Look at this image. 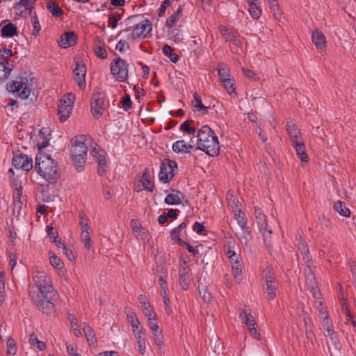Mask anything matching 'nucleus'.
Returning a JSON list of instances; mask_svg holds the SVG:
<instances>
[{"mask_svg": "<svg viewBox=\"0 0 356 356\" xmlns=\"http://www.w3.org/2000/svg\"><path fill=\"white\" fill-rule=\"evenodd\" d=\"M47 8L49 13L54 17H60L63 15V11L61 8L54 1L48 2Z\"/></svg>", "mask_w": 356, "mask_h": 356, "instance_id": "obj_35", "label": "nucleus"}, {"mask_svg": "<svg viewBox=\"0 0 356 356\" xmlns=\"http://www.w3.org/2000/svg\"><path fill=\"white\" fill-rule=\"evenodd\" d=\"M186 227V223L181 222L179 226H177V227H175L172 229V231L171 232V234H170V237L175 238V237H177V236H179V234H180L181 231L182 229H185Z\"/></svg>", "mask_w": 356, "mask_h": 356, "instance_id": "obj_55", "label": "nucleus"}, {"mask_svg": "<svg viewBox=\"0 0 356 356\" xmlns=\"http://www.w3.org/2000/svg\"><path fill=\"white\" fill-rule=\"evenodd\" d=\"M17 34V27L13 23L4 25L1 29V35L5 38H10Z\"/></svg>", "mask_w": 356, "mask_h": 356, "instance_id": "obj_31", "label": "nucleus"}, {"mask_svg": "<svg viewBox=\"0 0 356 356\" xmlns=\"http://www.w3.org/2000/svg\"><path fill=\"white\" fill-rule=\"evenodd\" d=\"M230 264L232 266V269L233 271V275L234 277L235 280L238 283H240L242 280V277H241L242 268H241V264L240 261L239 262H233V264Z\"/></svg>", "mask_w": 356, "mask_h": 356, "instance_id": "obj_39", "label": "nucleus"}, {"mask_svg": "<svg viewBox=\"0 0 356 356\" xmlns=\"http://www.w3.org/2000/svg\"><path fill=\"white\" fill-rule=\"evenodd\" d=\"M131 223L132 230L135 234L136 236H137V234L140 233L143 231V228L141 226V225L138 223L136 220H132Z\"/></svg>", "mask_w": 356, "mask_h": 356, "instance_id": "obj_59", "label": "nucleus"}, {"mask_svg": "<svg viewBox=\"0 0 356 356\" xmlns=\"http://www.w3.org/2000/svg\"><path fill=\"white\" fill-rule=\"evenodd\" d=\"M168 35L169 39L172 40L176 43L180 42L184 39L182 31L175 26L168 28Z\"/></svg>", "mask_w": 356, "mask_h": 356, "instance_id": "obj_27", "label": "nucleus"}, {"mask_svg": "<svg viewBox=\"0 0 356 356\" xmlns=\"http://www.w3.org/2000/svg\"><path fill=\"white\" fill-rule=\"evenodd\" d=\"M83 330L88 341L92 342L95 338V332L91 327L88 325H84Z\"/></svg>", "mask_w": 356, "mask_h": 356, "instance_id": "obj_49", "label": "nucleus"}, {"mask_svg": "<svg viewBox=\"0 0 356 356\" xmlns=\"http://www.w3.org/2000/svg\"><path fill=\"white\" fill-rule=\"evenodd\" d=\"M254 213L258 227L266 241L267 237L270 236L272 230L268 227L266 216L259 207H254Z\"/></svg>", "mask_w": 356, "mask_h": 356, "instance_id": "obj_13", "label": "nucleus"}, {"mask_svg": "<svg viewBox=\"0 0 356 356\" xmlns=\"http://www.w3.org/2000/svg\"><path fill=\"white\" fill-rule=\"evenodd\" d=\"M298 248L300 250L302 259L306 264L309 263L311 257L309 256V252L307 245L305 240H301L298 244Z\"/></svg>", "mask_w": 356, "mask_h": 356, "instance_id": "obj_34", "label": "nucleus"}, {"mask_svg": "<svg viewBox=\"0 0 356 356\" xmlns=\"http://www.w3.org/2000/svg\"><path fill=\"white\" fill-rule=\"evenodd\" d=\"M12 163L15 168L22 169L24 171H29L33 168V160L26 154H15L13 157Z\"/></svg>", "mask_w": 356, "mask_h": 356, "instance_id": "obj_14", "label": "nucleus"}, {"mask_svg": "<svg viewBox=\"0 0 356 356\" xmlns=\"http://www.w3.org/2000/svg\"><path fill=\"white\" fill-rule=\"evenodd\" d=\"M177 164L175 161L165 159L161 163L160 172L159 173V181L163 183L169 182L175 175Z\"/></svg>", "mask_w": 356, "mask_h": 356, "instance_id": "obj_9", "label": "nucleus"}, {"mask_svg": "<svg viewBox=\"0 0 356 356\" xmlns=\"http://www.w3.org/2000/svg\"><path fill=\"white\" fill-rule=\"evenodd\" d=\"M37 0H19L15 3L13 8L17 14L21 17H25L31 15V23L33 27L32 34L34 36L39 35L41 26L34 10V5Z\"/></svg>", "mask_w": 356, "mask_h": 356, "instance_id": "obj_4", "label": "nucleus"}, {"mask_svg": "<svg viewBox=\"0 0 356 356\" xmlns=\"http://www.w3.org/2000/svg\"><path fill=\"white\" fill-rule=\"evenodd\" d=\"M175 194H168L165 198V202L169 205L174 204H179L181 202V197L179 196V194H181V192L179 191H175Z\"/></svg>", "mask_w": 356, "mask_h": 356, "instance_id": "obj_38", "label": "nucleus"}, {"mask_svg": "<svg viewBox=\"0 0 356 356\" xmlns=\"http://www.w3.org/2000/svg\"><path fill=\"white\" fill-rule=\"evenodd\" d=\"M312 41L314 44L315 47L319 49H325L327 44V41L325 35L323 32L318 29H316L312 32Z\"/></svg>", "mask_w": 356, "mask_h": 356, "instance_id": "obj_20", "label": "nucleus"}, {"mask_svg": "<svg viewBox=\"0 0 356 356\" xmlns=\"http://www.w3.org/2000/svg\"><path fill=\"white\" fill-rule=\"evenodd\" d=\"M192 106L196 108V110L200 112L202 115H206L208 113L209 107L204 106L202 103V100L200 97L197 95V92L193 94V99L192 100Z\"/></svg>", "mask_w": 356, "mask_h": 356, "instance_id": "obj_29", "label": "nucleus"}, {"mask_svg": "<svg viewBox=\"0 0 356 356\" xmlns=\"http://www.w3.org/2000/svg\"><path fill=\"white\" fill-rule=\"evenodd\" d=\"M249 6V13L254 19H257L261 15L262 10L259 0H250L248 2Z\"/></svg>", "mask_w": 356, "mask_h": 356, "instance_id": "obj_23", "label": "nucleus"}, {"mask_svg": "<svg viewBox=\"0 0 356 356\" xmlns=\"http://www.w3.org/2000/svg\"><path fill=\"white\" fill-rule=\"evenodd\" d=\"M35 169L49 184H54L60 178L57 163L45 152H38L36 155Z\"/></svg>", "mask_w": 356, "mask_h": 356, "instance_id": "obj_1", "label": "nucleus"}, {"mask_svg": "<svg viewBox=\"0 0 356 356\" xmlns=\"http://www.w3.org/2000/svg\"><path fill=\"white\" fill-rule=\"evenodd\" d=\"M135 337L137 339V345L138 348V352L140 354L143 355L145 353L146 346H145V334L143 332V329L140 328L136 334Z\"/></svg>", "mask_w": 356, "mask_h": 356, "instance_id": "obj_28", "label": "nucleus"}, {"mask_svg": "<svg viewBox=\"0 0 356 356\" xmlns=\"http://www.w3.org/2000/svg\"><path fill=\"white\" fill-rule=\"evenodd\" d=\"M88 147L85 144V136L76 137L70 150L73 165L78 172L83 170L87 157Z\"/></svg>", "mask_w": 356, "mask_h": 356, "instance_id": "obj_5", "label": "nucleus"}, {"mask_svg": "<svg viewBox=\"0 0 356 356\" xmlns=\"http://www.w3.org/2000/svg\"><path fill=\"white\" fill-rule=\"evenodd\" d=\"M29 341L31 345L37 347L40 350H42L46 348V344L40 341L34 334L30 335Z\"/></svg>", "mask_w": 356, "mask_h": 356, "instance_id": "obj_45", "label": "nucleus"}, {"mask_svg": "<svg viewBox=\"0 0 356 356\" xmlns=\"http://www.w3.org/2000/svg\"><path fill=\"white\" fill-rule=\"evenodd\" d=\"M153 337L155 343L158 346H161L163 343V336L162 335V332L161 330H157L156 332H153Z\"/></svg>", "mask_w": 356, "mask_h": 356, "instance_id": "obj_50", "label": "nucleus"}, {"mask_svg": "<svg viewBox=\"0 0 356 356\" xmlns=\"http://www.w3.org/2000/svg\"><path fill=\"white\" fill-rule=\"evenodd\" d=\"M79 225L81 229V233L90 232V228L88 224V220L84 213H80L79 216Z\"/></svg>", "mask_w": 356, "mask_h": 356, "instance_id": "obj_44", "label": "nucleus"}, {"mask_svg": "<svg viewBox=\"0 0 356 356\" xmlns=\"http://www.w3.org/2000/svg\"><path fill=\"white\" fill-rule=\"evenodd\" d=\"M257 325L255 324L252 326H249L248 329L250 331V334L256 339L259 340L261 338L260 333L257 331Z\"/></svg>", "mask_w": 356, "mask_h": 356, "instance_id": "obj_63", "label": "nucleus"}, {"mask_svg": "<svg viewBox=\"0 0 356 356\" xmlns=\"http://www.w3.org/2000/svg\"><path fill=\"white\" fill-rule=\"evenodd\" d=\"M7 65L8 62L0 61V83L8 78L11 71V68Z\"/></svg>", "mask_w": 356, "mask_h": 356, "instance_id": "obj_36", "label": "nucleus"}, {"mask_svg": "<svg viewBox=\"0 0 356 356\" xmlns=\"http://www.w3.org/2000/svg\"><path fill=\"white\" fill-rule=\"evenodd\" d=\"M90 111L95 119H99L104 112V97L99 92L92 94L90 104Z\"/></svg>", "mask_w": 356, "mask_h": 356, "instance_id": "obj_12", "label": "nucleus"}, {"mask_svg": "<svg viewBox=\"0 0 356 356\" xmlns=\"http://www.w3.org/2000/svg\"><path fill=\"white\" fill-rule=\"evenodd\" d=\"M179 282L183 290H188L190 282V272L184 271V269L179 272Z\"/></svg>", "mask_w": 356, "mask_h": 356, "instance_id": "obj_32", "label": "nucleus"}, {"mask_svg": "<svg viewBox=\"0 0 356 356\" xmlns=\"http://www.w3.org/2000/svg\"><path fill=\"white\" fill-rule=\"evenodd\" d=\"M234 218L241 229H245L247 227V220L245 218V215L241 210H238V212L235 213Z\"/></svg>", "mask_w": 356, "mask_h": 356, "instance_id": "obj_42", "label": "nucleus"}, {"mask_svg": "<svg viewBox=\"0 0 356 356\" xmlns=\"http://www.w3.org/2000/svg\"><path fill=\"white\" fill-rule=\"evenodd\" d=\"M197 149L211 156H217L219 153L220 146L218 137L207 125L203 126L198 131Z\"/></svg>", "mask_w": 356, "mask_h": 356, "instance_id": "obj_2", "label": "nucleus"}, {"mask_svg": "<svg viewBox=\"0 0 356 356\" xmlns=\"http://www.w3.org/2000/svg\"><path fill=\"white\" fill-rule=\"evenodd\" d=\"M5 282L3 275L0 272V305L4 302Z\"/></svg>", "mask_w": 356, "mask_h": 356, "instance_id": "obj_53", "label": "nucleus"}, {"mask_svg": "<svg viewBox=\"0 0 356 356\" xmlns=\"http://www.w3.org/2000/svg\"><path fill=\"white\" fill-rule=\"evenodd\" d=\"M81 240L86 248L89 250L92 248L93 242L91 240V232L81 233Z\"/></svg>", "mask_w": 356, "mask_h": 356, "instance_id": "obj_43", "label": "nucleus"}, {"mask_svg": "<svg viewBox=\"0 0 356 356\" xmlns=\"http://www.w3.org/2000/svg\"><path fill=\"white\" fill-rule=\"evenodd\" d=\"M121 19V14L118 13H111L108 16V26L112 29H115L118 22Z\"/></svg>", "mask_w": 356, "mask_h": 356, "instance_id": "obj_47", "label": "nucleus"}, {"mask_svg": "<svg viewBox=\"0 0 356 356\" xmlns=\"http://www.w3.org/2000/svg\"><path fill=\"white\" fill-rule=\"evenodd\" d=\"M49 255L50 264L53 267L57 269H61L63 268V262L55 254L49 252Z\"/></svg>", "mask_w": 356, "mask_h": 356, "instance_id": "obj_40", "label": "nucleus"}, {"mask_svg": "<svg viewBox=\"0 0 356 356\" xmlns=\"http://www.w3.org/2000/svg\"><path fill=\"white\" fill-rule=\"evenodd\" d=\"M141 182L144 190L153 192L154 186L151 180L150 170L147 168H145L143 172Z\"/></svg>", "mask_w": 356, "mask_h": 356, "instance_id": "obj_24", "label": "nucleus"}, {"mask_svg": "<svg viewBox=\"0 0 356 356\" xmlns=\"http://www.w3.org/2000/svg\"><path fill=\"white\" fill-rule=\"evenodd\" d=\"M333 209L343 217H349L350 215L349 209L341 201L335 202L333 206Z\"/></svg>", "mask_w": 356, "mask_h": 356, "instance_id": "obj_33", "label": "nucleus"}, {"mask_svg": "<svg viewBox=\"0 0 356 356\" xmlns=\"http://www.w3.org/2000/svg\"><path fill=\"white\" fill-rule=\"evenodd\" d=\"M291 145L295 149L298 158L302 162L307 163L309 157L306 153V146L303 140L292 141Z\"/></svg>", "mask_w": 356, "mask_h": 356, "instance_id": "obj_18", "label": "nucleus"}, {"mask_svg": "<svg viewBox=\"0 0 356 356\" xmlns=\"http://www.w3.org/2000/svg\"><path fill=\"white\" fill-rule=\"evenodd\" d=\"M74 78L80 89L86 88V67L83 63H76V66L73 70Z\"/></svg>", "mask_w": 356, "mask_h": 356, "instance_id": "obj_16", "label": "nucleus"}, {"mask_svg": "<svg viewBox=\"0 0 356 356\" xmlns=\"http://www.w3.org/2000/svg\"><path fill=\"white\" fill-rule=\"evenodd\" d=\"M286 129L290 138L291 143L295 140H301L302 134L298 127L291 121L287 122L286 124Z\"/></svg>", "mask_w": 356, "mask_h": 356, "instance_id": "obj_22", "label": "nucleus"}, {"mask_svg": "<svg viewBox=\"0 0 356 356\" xmlns=\"http://www.w3.org/2000/svg\"><path fill=\"white\" fill-rule=\"evenodd\" d=\"M159 285L161 287V295H165L168 293V286L166 280L163 277V276H160L159 279Z\"/></svg>", "mask_w": 356, "mask_h": 356, "instance_id": "obj_54", "label": "nucleus"}, {"mask_svg": "<svg viewBox=\"0 0 356 356\" xmlns=\"http://www.w3.org/2000/svg\"><path fill=\"white\" fill-rule=\"evenodd\" d=\"M152 30V23L148 19L143 20L141 22L136 24V26L133 29L132 33L129 38L136 40L140 37H145L147 34Z\"/></svg>", "mask_w": 356, "mask_h": 356, "instance_id": "obj_15", "label": "nucleus"}, {"mask_svg": "<svg viewBox=\"0 0 356 356\" xmlns=\"http://www.w3.org/2000/svg\"><path fill=\"white\" fill-rule=\"evenodd\" d=\"M111 73L118 82H124L128 78V64L121 58H118L111 63Z\"/></svg>", "mask_w": 356, "mask_h": 356, "instance_id": "obj_8", "label": "nucleus"}, {"mask_svg": "<svg viewBox=\"0 0 356 356\" xmlns=\"http://www.w3.org/2000/svg\"><path fill=\"white\" fill-rule=\"evenodd\" d=\"M16 342L13 338H8L7 341V354L10 356H15L17 353Z\"/></svg>", "mask_w": 356, "mask_h": 356, "instance_id": "obj_46", "label": "nucleus"}, {"mask_svg": "<svg viewBox=\"0 0 356 356\" xmlns=\"http://www.w3.org/2000/svg\"><path fill=\"white\" fill-rule=\"evenodd\" d=\"M113 189L108 186H103L102 193L106 200H110L113 197Z\"/></svg>", "mask_w": 356, "mask_h": 356, "instance_id": "obj_60", "label": "nucleus"}, {"mask_svg": "<svg viewBox=\"0 0 356 356\" xmlns=\"http://www.w3.org/2000/svg\"><path fill=\"white\" fill-rule=\"evenodd\" d=\"M75 96L72 93H69L66 97H63L58 104V115L60 122H65L70 117Z\"/></svg>", "mask_w": 356, "mask_h": 356, "instance_id": "obj_10", "label": "nucleus"}, {"mask_svg": "<svg viewBox=\"0 0 356 356\" xmlns=\"http://www.w3.org/2000/svg\"><path fill=\"white\" fill-rule=\"evenodd\" d=\"M116 49L120 52H124L125 49H129V44L125 40H120L116 44Z\"/></svg>", "mask_w": 356, "mask_h": 356, "instance_id": "obj_62", "label": "nucleus"}, {"mask_svg": "<svg viewBox=\"0 0 356 356\" xmlns=\"http://www.w3.org/2000/svg\"><path fill=\"white\" fill-rule=\"evenodd\" d=\"M93 51L95 54L99 58L105 59L107 58V52L105 48L100 44H96L95 46L94 47Z\"/></svg>", "mask_w": 356, "mask_h": 356, "instance_id": "obj_48", "label": "nucleus"}, {"mask_svg": "<svg viewBox=\"0 0 356 356\" xmlns=\"http://www.w3.org/2000/svg\"><path fill=\"white\" fill-rule=\"evenodd\" d=\"M121 103L125 111H128L131 108V100L129 95H126L122 98Z\"/></svg>", "mask_w": 356, "mask_h": 356, "instance_id": "obj_52", "label": "nucleus"}, {"mask_svg": "<svg viewBox=\"0 0 356 356\" xmlns=\"http://www.w3.org/2000/svg\"><path fill=\"white\" fill-rule=\"evenodd\" d=\"M193 149L191 145L186 144L184 140L176 141L172 145V150L177 153H190Z\"/></svg>", "mask_w": 356, "mask_h": 356, "instance_id": "obj_25", "label": "nucleus"}, {"mask_svg": "<svg viewBox=\"0 0 356 356\" xmlns=\"http://www.w3.org/2000/svg\"><path fill=\"white\" fill-rule=\"evenodd\" d=\"M305 274L306 278V283L307 286L309 287H314V286L316 284V282L315 280L314 275L312 273V269L309 266L308 263L307 264L305 269Z\"/></svg>", "mask_w": 356, "mask_h": 356, "instance_id": "obj_37", "label": "nucleus"}, {"mask_svg": "<svg viewBox=\"0 0 356 356\" xmlns=\"http://www.w3.org/2000/svg\"><path fill=\"white\" fill-rule=\"evenodd\" d=\"M22 191L21 188H16L13 192V213L18 217L21 215L23 207V202L21 200Z\"/></svg>", "mask_w": 356, "mask_h": 356, "instance_id": "obj_19", "label": "nucleus"}, {"mask_svg": "<svg viewBox=\"0 0 356 356\" xmlns=\"http://www.w3.org/2000/svg\"><path fill=\"white\" fill-rule=\"evenodd\" d=\"M182 6H179L177 10L171 15L165 22V26L167 28H172L178 22L182 15Z\"/></svg>", "mask_w": 356, "mask_h": 356, "instance_id": "obj_30", "label": "nucleus"}, {"mask_svg": "<svg viewBox=\"0 0 356 356\" xmlns=\"http://www.w3.org/2000/svg\"><path fill=\"white\" fill-rule=\"evenodd\" d=\"M239 317L248 327L257 324L250 309H242L240 311Z\"/></svg>", "mask_w": 356, "mask_h": 356, "instance_id": "obj_26", "label": "nucleus"}, {"mask_svg": "<svg viewBox=\"0 0 356 356\" xmlns=\"http://www.w3.org/2000/svg\"><path fill=\"white\" fill-rule=\"evenodd\" d=\"M263 277L265 280V284L262 285L263 289L267 293L268 298L273 300L276 297V285L271 267L268 266L264 270Z\"/></svg>", "mask_w": 356, "mask_h": 356, "instance_id": "obj_11", "label": "nucleus"}, {"mask_svg": "<svg viewBox=\"0 0 356 356\" xmlns=\"http://www.w3.org/2000/svg\"><path fill=\"white\" fill-rule=\"evenodd\" d=\"M270 9L272 13H273L275 17L278 18L281 16V13L279 8V4L277 1H275V3H270Z\"/></svg>", "mask_w": 356, "mask_h": 356, "instance_id": "obj_57", "label": "nucleus"}, {"mask_svg": "<svg viewBox=\"0 0 356 356\" xmlns=\"http://www.w3.org/2000/svg\"><path fill=\"white\" fill-rule=\"evenodd\" d=\"M330 339L331 341L332 345L334 347V350L337 353H339L341 349V345L337 337L335 335L334 337H330Z\"/></svg>", "mask_w": 356, "mask_h": 356, "instance_id": "obj_58", "label": "nucleus"}, {"mask_svg": "<svg viewBox=\"0 0 356 356\" xmlns=\"http://www.w3.org/2000/svg\"><path fill=\"white\" fill-rule=\"evenodd\" d=\"M138 17L137 15H133L127 19V25L129 26L127 29H125L124 31H130L131 28L134 27L136 25V19Z\"/></svg>", "mask_w": 356, "mask_h": 356, "instance_id": "obj_61", "label": "nucleus"}, {"mask_svg": "<svg viewBox=\"0 0 356 356\" xmlns=\"http://www.w3.org/2000/svg\"><path fill=\"white\" fill-rule=\"evenodd\" d=\"M57 292L51 294V298L48 297L47 293L40 295L36 294L33 290H29V296L36 307L44 314L47 316L54 315L56 313L55 305L53 303Z\"/></svg>", "mask_w": 356, "mask_h": 356, "instance_id": "obj_6", "label": "nucleus"}, {"mask_svg": "<svg viewBox=\"0 0 356 356\" xmlns=\"http://www.w3.org/2000/svg\"><path fill=\"white\" fill-rule=\"evenodd\" d=\"M218 74L220 81L223 82L230 77L229 69L225 65L220 66L218 69Z\"/></svg>", "mask_w": 356, "mask_h": 356, "instance_id": "obj_41", "label": "nucleus"}, {"mask_svg": "<svg viewBox=\"0 0 356 356\" xmlns=\"http://www.w3.org/2000/svg\"><path fill=\"white\" fill-rule=\"evenodd\" d=\"M35 79L32 74L24 73V75L18 76L15 81L8 83L6 88L9 92H17L21 99H26L31 90L35 89Z\"/></svg>", "mask_w": 356, "mask_h": 356, "instance_id": "obj_3", "label": "nucleus"}, {"mask_svg": "<svg viewBox=\"0 0 356 356\" xmlns=\"http://www.w3.org/2000/svg\"><path fill=\"white\" fill-rule=\"evenodd\" d=\"M33 280L35 282L37 290L34 291V286L29 290H33L36 294L43 295L47 293L48 297L51 298V294L56 292L54 290L51 282L44 271H37L33 273Z\"/></svg>", "mask_w": 356, "mask_h": 356, "instance_id": "obj_7", "label": "nucleus"}, {"mask_svg": "<svg viewBox=\"0 0 356 356\" xmlns=\"http://www.w3.org/2000/svg\"><path fill=\"white\" fill-rule=\"evenodd\" d=\"M76 39L77 36L74 32H66L60 36L58 44L60 47L66 49L75 44Z\"/></svg>", "mask_w": 356, "mask_h": 356, "instance_id": "obj_21", "label": "nucleus"}, {"mask_svg": "<svg viewBox=\"0 0 356 356\" xmlns=\"http://www.w3.org/2000/svg\"><path fill=\"white\" fill-rule=\"evenodd\" d=\"M222 83L225 89L227 91L228 93L232 94V92H235L234 83L231 81L230 78Z\"/></svg>", "mask_w": 356, "mask_h": 356, "instance_id": "obj_56", "label": "nucleus"}, {"mask_svg": "<svg viewBox=\"0 0 356 356\" xmlns=\"http://www.w3.org/2000/svg\"><path fill=\"white\" fill-rule=\"evenodd\" d=\"M323 323H324V326H325V325H327V328L325 330L327 332V334H328V336L330 337V338L335 336L336 335L335 332L333 330L332 325L330 323V321L327 316H326L323 318Z\"/></svg>", "mask_w": 356, "mask_h": 356, "instance_id": "obj_51", "label": "nucleus"}, {"mask_svg": "<svg viewBox=\"0 0 356 356\" xmlns=\"http://www.w3.org/2000/svg\"><path fill=\"white\" fill-rule=\"evenodd\" d=\"M92 152L95 161L98 164L97 173L99 175L103 176L107 170L106 154L104 150L97 151L96 149H94Z\"/></svg>", "mask_w": 356, "mask_h": 356, "instance_id": "obj_17", "label": "nucleus"}, {"mask_svg": "<svg viewBox=\"0 0 356 356\" xmlns=\"http://www.w3.org/2000/svg\"><path fill=\"white\" fill-rule=\"evenodd\" d=\"M148 325L149 328L152 330V332L159 330V327L156 318H149Z\"/></svg>", "mask_w": 356, "mask_h": 356, "instance_id": "obj_64", "label": "nucleus"}]
</instances>
